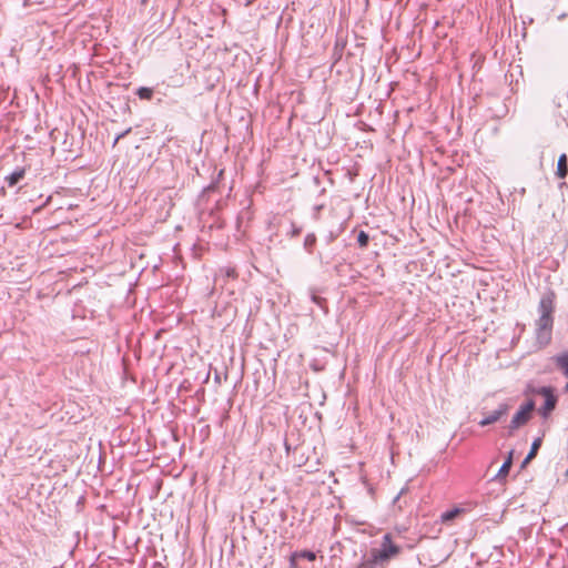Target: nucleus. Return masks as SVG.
Wrapping results in <instances>:
<instances>
[{
	"instance_id": "obj_1",
	"label": "nucleus",
	"mask_w": 568,
	"mask_h": 568,
	"mask_svg": "<svg viewBox=\"0 0 568 568\" xmlns=\"http://www.w3.org/2000/svg\"><path fill=\"white\" fill-rule=\"evenodd\" d=\"M534 409L535 402L532 399H529L520 406L519 410L513 416L510 424L508 425L509 435H513L516 429L529 422Z\"/></svg>"
},
{
	"instance_id": "obj_2",
	"label": "nucleus",
	"mask_w": 568,
	"mask_h": 568,
	"mask_svg": "<svg viewBox=\"0 0 568 568\" xmlns=\"http://www.w3.org/2000/svg\"><path fill=\"white\" fill-rule=\"evenodd\" d=\"M536 394L541 395L545 398L544 405L539 408V414L542 418H548L549 415L555 410L558 397L550 386H541L535 390Z\"/></svg>"
},
{
	"instance_id": "obj_3",
	"label": "nucleus",
	"mask_w": 568,
	"mask_h": 568,
	"mask_svg": "<svg viewBox=\"0 0 568 568\" xmlns=\"http://www.w3.org/2000/svg\"><path fill=\"white\" fill-rule=\"evenodd\" d=\"M554 325L552 316L540 315L536 323V338L540 346H546L551 339Z\"/></svg>"
},
{
	"instance_id": "obj_4",
	"label": "nucleus",
	"mask_w": 568,
	"mask_h": 568,
	"mask_svg": "<svg viewBox=\"0 0 568 568\" xmlns=\"http://www.w3.org/2000/svg\"><path fill=\"white\" fill-rule=\"evenodd\" d=\"M510 406L507 403L499 404L498 408L485 416L478 424L483 427L498 422L509 410Z\"/></svg>"
},
{
	"instance_id": "obj_5",
	"label": "nucleus",
	"mask_w": 568,
	"mask_h": 568,
	"mask_svg": "<svg viewBox=\"0 0 568 568\" xmlns=\"http://www.w3.org/2000/svg\"><path fill=\"white\" fill-rule=\"evenodd\" d=\"M554 298H555L554 293H548V294L542 295V297L539 302V306H538V311H539L540 315L552 316Z\"/></svg>"
},
{
	"instance_id": "obj_6",
	"label": "nucleus",
	"mask_w": 568,
	"mask_h": 568,
	"mask_svg": "<svg viewBox=\"0 0 568 568\" xmlns=\"http://www.w3.org/2000/svg\"><path fill=\"white\" fill-rule=\"evenodd\" d=\"M24 174H26V169L18 168L11 174L7 175L4 180L8 184V186L12 187V186L17 185L24 178Z\"/></svg>"
},
{
	"instance_id": "obj_7",
	"label": "nucleus",
	"mask_w": 568,
	"mask_h": 568,
	"mask_svg": "<svg viewBox=\"0 0 568 568\" xmlns=\"http://www.w3.org/2000/svg\"><path fill=\"white\" fill-rule=\"evenodd\" d=\"M541 444H542V439L541 438H536L532 442L529 453L527 454V456L525 457V459L521 463V468L526 467V465L528 463H530V460L536 457V455H537Z\"/></svg>"
},
{
	"instance_id": "obj_8",
	"label": "nucleus",
	"mask_w": 568,
	"mask_h": 568,
	"mask_svg": "<svg viewBox=\"0 0 568 568\" xmlns=\"http://www.w3.org/2000/svg\"><path fill=\"white\" fill-rule=\"evenodd\" d=\"M568 174V159L566 154H561L557 162L556 175L559 179H565Z\"/></svg>"
},
{
	"instance_id": "obj_9",
	"label": "nucleus",
	"mask_w": 568,
	"mask_h": 568,
	"mask_svg": "<svg viewBox=\"0 0 568 568\" xmlns=\"http://www.w3.org/2000/svg\"><path fill=\"white\" fill-rule=\"evenodd\" d=\"M300 558L306 559L308 561H313V560H315L316 555L312 550L296 551V552L292 554V556H291V566L294 567L296 559H300Z\"/></svg>"
},
{
	"instance_id": "obj_10",
	"label": "nucleus",
	"mask_w": 568,
	"mask_h": 568,
	"mask_svg": "<svg viewBox=\"0 0 568 568\" xmlns=\"http://www.w3.org/2000/svg\"><path fill=\"white\" fill-rule=\"evenodd\" d=\"M554 361L557 368L568 378V353L557 355Z\"/></svg>"
},
{
	"instance_id": "obj_11",
	"label": "nucleus",
	"mask_w": 568,
	"mask_h": 568,
	"mask_svg": "<svg viewBox=\"0 0 568 568\" xmlns=\"http://www.w3.org/2000/svg\"><path fill=\"white\" fill-rule=\"evenodd\" d=\"M135 93L141 100H151L153 97V89L149 87H140Z\"/></svg>"
},
{
	"instance_id": "obj_12",
	"label": "nucleus",
	"mask_w": 568,
	"mask_h": 568,
	"mask_svg": "<svg viewBox=\"0 0 568 568\" xmlns=\"http://www.w3.org/2000/svg\"><path fill=\"white\" fill-rule=\"evenodd\" d=\"M316 244V236L314 233H310L305 236L304 239V248L308 252V253H312L314 246Z\"/></svg>"
},
{
	"instance_id": "obj_13",
	"label": "nucleus",
	"mask_w": 568,
	"mask_h": 568,
	"mask_svg": "<svg viewBox=\"0 0 568 568\" xmlns=\"http://www.w3.org/2000/svg\"><path fill=\"white\" fill-rule=\"evenodd\" d=\"M460 513H462V509H459V508H454V509L447 510L442 514V520L444 523L450 521V520L455 519Z\"/></svg>"
},
{
	"instance_id": "obj_14",
	"label": "nucleus",
	"mask_w": 568,
	"mask_h": 568,
	"mask_svg": "<svg viewBox=\"0 0 568 568\" xmlns=\"http://www.w3.org/2000/svg\"><path fill=\"white\" fill-rule=\"evenodd\" d=\"M369 242V235L365 231H359L357 234V243L359 247H366Z\"/></svg>"
},
{
	"instance_id": "obj_15",
	"label": "nucleus",
	"mask_w": 568,
	"mask_h": 568,
	"mask_svg": "<svg viewBox=\"0 0 568 568\" xmlns=\"http://www.w3.org/2000/svg\"><path fill=\"white\" fill-rule=\"evenodd\" d=\"M510 468L511 467H508V464L503 463L501 467L499 468V470L496 475V478H498V479L505 478L509 474Z\"/></svg>"
},
{
	"instance_id": "obj_16",
	"label": "nucleus",
	"mask_w": 568,
	"mask_h": 568,
	"mask_svg": "<svg viewBox=\"0 0 568 568\" xmlns=\"http://www.w3.org/2000/svg\"><path fill=\"white\" fill-rule=\"evenodd\" d=\"M302 232V227L301 226H297L295 225L294 223H291V229L290 231L287 232V234L291 236V237H295V236H298Z\"/></svg>"
},
{
	"instance_id": "obj_17",
	"label": "nucleus",
	"mask_w": 568,
	"mask_h": 568,
	"mask_svg": "<svg viewBox=\"0 0 568 568\" xmlns=\"http://www.w3.org/2000/svg\"><path fill=\"white\" fill-rule=\"evenodd\" d=\"M311 300L312 302H314L315 304H317L320 307H324L325 303H326V300L316 295L315 293H312L311 294Z\"/></svg>"
},
{
	"instance_id": "obj_18",
	"label": "nucleus",
	"mask_w": 568,
	"mask_h": 568,
	"mask_svg": "<svg viewBox=\"0 0 568 568\" xmlns=\"http://www.w3.org/2000/svg\"><path fill=\"white\" fill-rule=\"evenodd\" d=\"M221 272H225V275H226L227 277H232V278H234V277L236 276V272H235V270H234V268H232V267H227V268H225V270H221Z\"/></svg>"
},
{
	"instance_id": "obj_19",
	"label": "nucleus",
	"mask_w": 568,
	"mask_h": 568,
	"mask_svg": "<svg viewBox=\"0 0 568 568\" xmlns=\"http://www.w3.org/2000/svg\"><path fill=\"white\" fill-rule=\"evenodd\" d=\"M131 131V129H128L125 130L124 132L118 134L114 139V142H113V145H115L122 138H124L129 132Z\"/></svg>"
},
{
	"instance_id": "obj_20",
	"label": "nucleus",
	"mask_w": 568,
	"mask_h": 568,
	"mask_svg": "<svg viewBox=\"0 0 568 568\" xmlns=\"http://www.w3.org/2000/svg\"><path fill=\"white\" fill-rule=\"evenodd\" d=\"M504 464H508V467H511L513 466V452H510L508 454V457L506 458V460L504 462Z\"/></svg>"
},
{
	"instance_id": "obj_21",
	"label": "nucleus",
	"mask_w": 568,
	"mask_h": 568,
	"mask_svg": "<svg viewBox=\"0 0 568 568\" xmlns=\"http://www.w3.org/2000/svg\"><path fill=\"white\" fill-rule=\"evenodd\" d=\"M403 493H404V489H402L400 493L395 498H393V500H392L393 508L395 507V504L400 499V496L403 495Z\"/></svg>"
},
{
	"instance_id": "obj_22",
	"label": "nucleus",
	"mask_w": 568,
	"mask_h": 568,
	"mask_svg": "<svg viewBox=\"0 0 568 568\" xmlns=\"http://www.w3.org/2000/svg\"><path fill=\"white\" fill-rule=\"evenodd\" d=\"M337 237V234L329 232L327 235V242H333Z\"/></svg>"
},
{
	"instance_id": "obj_23",
	"label": "nucleus",
	"mask_w": 568,
	"mask_h": 568,
	"mask_svg": "<svg viewBox=\"0 0 568 568\" xmlns=\"http://www.w3.org/2000/svg\"><path fill=\"white\" fill-rule=\"evenodd\" d=\"M389 60H390V55L388 53H386L385 54V65L387 67L388 70H390Z\"/></svg>"
},
{
	"instance_id": "obj_24",
	"label": "nucleus",
	"mask_w": 568,
	"mask_h": 568,
	"mask_svg": "<svg viewBox=\"0 0 568 568\" xmlns=\"http://www.w3.org/2000/svg\"><path fill=\"white\" fill-rule=\"evenodd\" d=\"M392 549H393V557H394L398 551V547L395 544H393Z\"/></svg>"
},
{
	"instance_id": "obj_25",
	"label": "nucleus",
	"mask_w": 568,
	"mask_h": 568,
	"mask_svg": "<svg viewBox=\"0 0 568 568\" xmlns=\"http://www.w3.org/2000/svg\"><path fill=\"white\" fill-rule=\"evenodd\" d=\"M149 0H141V4L145 6Z\"/></svg>"
},
{
	"instance_id": "obj_26",
	"label": "nucleus",
	"mask_w": 568,
	"mask_h": 568,
	"mask_svg": "<svg viewBox=\"0 0 568 568\" xmlns=\"http://www.w3.org/2000/svg\"><path fill=\"white\" fill-rule=\"evenodd\" d=\"M564 390L568 393V383L565 385Z\"/></svg>"
},
{
	"instance_id": "obj_27",
	"label": "nucleus",
	"mask_w": 568,
	"mask_h": 568,
	"mask_svg": "<svg viewBox=\"0 0 568 568\" xmlns=\"http://www.w3.org/2000/svg\"><path fill=\"white\" fill-rule=\"evenodd\" d=\"M215 187V185L212 183L210 186H209V190H213Z\"/></svg>"
},
{
	"instance_id": "obj_28",
	"label": "nucleus",
	"mask_w": 568,
	"mask_h": 568,
	"mask_svg": "<svg viewBox=\"0 0 568 568\" xmlns=\"http://www.w3.org/2000/svg\"><path fill=\"white\" fill-rule=\"evenodd\" d=\"M387 95H388V97L390 95V88H389V89H388V91H387Z\"/></svg>"
},
{
	"instance_id": "obj_29",
	"label": "nucleus",
	"mask_w": 568,
	"mask_h": 568,
	"mask_svg": "<svg viewBox=\"0 0 568 568\" xmlns=\"http://www.w3.org/2000/svg\"><path fill=\"white\" fill-rule=\"evenodd\" d=\"M567 477H568V469L566 470V474H565Z\"/></svg>"
}]
</instances>
